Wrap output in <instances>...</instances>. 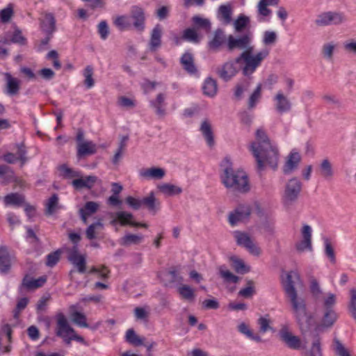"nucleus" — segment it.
Here are the masks:
<instances>
[{
  "label": "nucleus",
  "mask_w": 356,
  "mask_h": 356,
  "mask_svg": "<svg viewBox=\"0 0 356 356\" xmlns=\"http://www.w3.org/2000/svg\"><path fill=\"white\" fill-rule=\"evenodd\" d=\"M252 38L250 32L238 37L229 35L227 42V47L229 51L235 49L243 50L235 58V63L239 65L243 64L241 71L243 76H247L252 75L269 54V51L266 49L253 54L254 47L252 44Z\"/></svg>",
  "instance_id": "obj_1"
},
{
  "label": "nucleus",
  "mask_w": 356,
  "mask_h": 356,
  "mask_svg": "<svg viewBox=\"0 0 356 356\" xmlns=\"http://www.w3.org/2000/svg\"><path fill=\"white\" fill-rule=\"evenodd\" d=\"M250 151L257 161L259 170H263L265 165L273 170L277 168L279 151L277 145L272 143L263 129L256 131V141L250 145Z\"/></svg>",
  "instance_id": "obj_2"
},
{
  "label": "nucleus",
  "mask_w": 356,
  "mask_h": 356,
  "mask_svg": "<svg viewBox=\"0 0 356 356\" xmlns=\"http://www.w3.org/2000/svg\"><path fill=\"white\" fill-rule=\"evenodd\" d=\"M220 179L225 188L234 192L246 193L250 186L246 172L242 170L233 168L231 160L226 157L220 163Z\"/></svg>",
  "instance_id": "obj_3"
},
{
  "label": "nucleus",
  "mask_w": 356,
  "mask_h": 356,
  "mask_svg": "<svg viewBox=\"0 0 356 356\" xmlns=\"http://www.w3.org/2000/svg\"><path fill=\"white\" fill-rule=\"evenodd\" d=\"M291 305L293 316L302 333L308 332L313 323V316L308 312L306 301L298 293L288 296Z\"/></svg>",
  "instance_id": "obj_4"
},
{
  "label": "nucleus",
  "mask_w": 356,
  "mask_h": 356,
  "mask_svg": "<svg viewBox=\"0 0 356 356\" xmlns=\"http://www.w3.org/2000/svg\"><path fill=\"white\" fill-rule=\"evenodd\" d=\"M337 303V297L332 293H327L323 299L322 316L318 328H331L338 319V314L334 309Z\"/></svg>",
  "instance_id": "obj_5"
},
{
  "label": "nucleus",
  "mask_w": 356,
  "mask_h": 356,
  "mask_svg": "<svg viewBox=\"0 0 356 356\" xmlns=\"http://www.w3.org/2000/svg\"><path fill=\"white\" fill-rule=\"evenodd\" d=\"M302 190V183L296 177H293L286 184L282 201L284 205H291L298 198Z\"/></svg>",
  "instance_id": "obj_6"
},
{
  "label": "nucleus",
  "mask_w": 356,
  "mask_h": 356,
  "mask_svg": "<svg viewBox=\"0 0 356 356\" xmlns=\"http://www.w3.org/2000/svg\"><path fill=\"white\" fill-rule=\"evenodd\" d=\"M56 318V335L62 338L66 344L70 345L73 340L71 333L74 332V329L69 325L67 319L63 313L57 314Z\"/></svg>",
  "instance_id": "obj_7"
},
{
  "label": "nucleus",
  "mask_w": 356,
  "mask_h": 356,
  "mask_svg": "<svg viewBox=\"0 0 356 356\" xmlns=\"http://www.w3.org/2000/svg\"><path fill=\"white\" fill-rule=\"evenodd\" d=\"M67 260L74 266L76 270L83 274L86 271V256L79 253L78 246L73 245L66 250Z\"/></svg>",
  "instance_id": "obj_8"
},
{
  "label": "nucleus",
  "mask_w": 356,
  "mask_h": 356,
  "mask_svg": "<svg viewBox=\"0 0 356 356\" xmlns=\"http://www.w3.org/2000/svg\"><path fill=\"white\" fill-rule=\"evenodd\" d=\"M346 21V17L339 12H325L318 15L315 24L319 26L339 25Z\"/></svg>",
  "instance_id": "obj_9"
},
{
  "label": "nucleus",
  "mask_w": 356,
  "mask_h": 356,
  "mask_svg": "<svg viewBox=\"0 0 356 356\" xmlns=\"http://www.w3.org/2000/svg\"><path fill=\"white\" fill-rule=\"evenodd\" d=\"M302 284L300 274L296 270H291L282 276V284L287 296L298 293L295 285Z\"/></svg>",
  "instance_id": "obj_10"
},
{
  "label": "nucleus",
  "mask_w": 356,
  "mask_h": 356,
  "mask_svg": "<svg viewBox=\"0 0 356 356\" xmlns=\"http://www.w3.org/2000/svg\"><path fill=\"white\" fill-rule=\"evenodd\" d=\"M234 237L238 245L245 248L248 251L258 256L260 254V248L254 243L248 234L241 231L234 232Z\"/></svg>",
  "instance_id": "obj_11"
},
{
  "label": "nucleus",
  "mask_w": 356,
  "mask_h": 356,
  "mask_svg": "<svg viewBox=\"0 0 356 356\" xmlns=\"http://www.w3.org/2000/svg\"><path fill=\"white\" fill-rule=\"evenodd\" d=\"M130 19L132 26L138 32H143L145 27V15L144 9L138 6H134L130 10Z\"/></svg>",
  "instance_id": "obj_12"
},
{
  "label": "nucleus",
  "mask_w": 356,
  "mask_h": 356,
  "mask_svg": "<svg viewBox=\"0 0 356 356\" xmlns=\"http://www.w3.org/2000/svg\"><path fill=\"white\" fill-rule=\"evenodd\" d=\"M312 227L308 225H304L301 229L302 239L296 244V249L299 253L305 251H312Z\"/></svg>",
  "instance_id": "obj_13"
},
{
  "label": "nucleus",
  "mask_w": 356,
  "mask_h": 356,
  "mask_svg": "<svg viewBox=\"0 0 356 356\" xmlns=\"http://www.w3.org/2000/svg\"><path fill=\"white\" fill-rule=\"evenodd\" d=\"M252 209L248 204H242L236 207L229 214L228 221L232 226L250 217Z\"/></svg>",
  "instance_id": "obj_14"
},
{
  "label": "nucleus",
  "mask_w": 356,
  "mask_h": 356,
  "mask_svg": "<svg viewBox=\"0 0 356 356\" xmlns=\"http://www.w3.org/2000/svg\"><path fill=\"white\" fill-rule=\"evenodd\" d=\"M237 63L230 60L225 63L220 67H217L216 74L218 76L225 82L229 81L238 73Z\"/></svg>",
  "instance_id": "obj_15"
},
{
  "label": "nucleus",
  "mask_w": 356,
  "mask_h": 356,
  "mask_svg": "<svg viewBox=\"0 0 356 356\" xmlns=\"http://www.w3.org/2000/svg\"><path fill=\"white\" fill-rule=\"evenodd\" d=\"M4 76L6 80L4 93L10 97L18 95L20 90V81L8 72L5 73Z\"/></svg>",
  "instance_id": "obj_16"
},
{
  "label": "nucleus",
  "mask_w": 356,
  "mask_h": 356,
  "mask_svg": "<svg viewBox=\"0 0 356 356\" xmlns=\"http://www.w3.org/2000/svg\"><path fill=\"white\" fill-rule=\"evenodd\" d=\"M252 75L249 76H245V78L239 80L234 88V99L235 100H241L243 98V93L248 90L252 84Z\"/></svg>",
  "instance_id": "obj_17"
},
{
  "label": "nucleus",
  "mask_w": 356,
  "mask_h": 356,
  "mask_svg": "<svg viewBox=\"0 0 356 356\" xmlns=\"http://www.w3.org/2000/svg\"><path fill=\"white\" fill-rule=\"evenodd\" d=\"M301 161L300 154L293 149L287 156L286 161L283 167V172L285 175L291 174L293 172L298 166L299 163Z\"/></svg>",
  "instance_id": "obj_18"
},
{
  "label": "nucleus",
  "mask_w": 356,
  "mask_h": 356,
  "mask_svg": "<svg viewBox=\"0 0 356 356\" xmlns=\"http://www.w3.org/2000/svg\"><path fill=\"white\" fill-rule=\"evenodd\" d=\"M280 337L282 341L291 349L298 350L301 346L299 337L294 336L286 329H282L280 332Z\"/></svg>",
  "instance_id": "obj_19"
},
{
  "label": "nucleus",
  "mask_w": 356,
  "mask_h": 356,
  "mask_svg": "<svg viewBox=\"0 0 356 356\" xmlns=\"http://www.w3.org/2000/svg\"><path fill=\"white\" fill-rule=\"evenodd\" d=\"M274 101L275 109L280 113L289 112L291 108V102L282 91H279L274 97Z\"/></svg>",
  "instance_id": "obj_20"
},
{
  "label": "nucleus",
  "mask_w": 356,
  "mask_h": 356,
  "mask_svg": "<svg viewBox=\"0 0 356 356\" xmlns=\"http://www.w3.org/2000/svg\"><path fill=\"white\" fill-rule=\"evenodd\" d=\"M97 180V177L94 175H89L84 178L78 177L72 181V186L76 189L80 190L82 188L90 189L93 187L95 182Z\"/></svg>",
  "instance_id": "obj_21"
},
{
  "label": "nucleus",
  "mask_w": 356,
  "mask_h": 356,
  "mask_svg": "<svg viewBox=\"0 0 356 356\" xmlns=\"http://www.w3.org/2000/svg\"><path fill=\"white\" fill-rule=\"evenodd\" d=\"M180 63L184 70L191 75H195L197 73V69L194 63V58L191 53H184L181 58Z\"/></svg>",
  "instance_id": "obj_22"
},
{
  "label": "nucleus",
  "mask_w": 356,
  "mask_h": 356,
  "mask_svg": "<svg viewBox=\"0 0 356 356\" xmlns=\"http://www.w3.org/2000/svg\"><path fill=\"white\" fill-rule=\"evenodd\" d=\"M76 149V156L79 159L94 154L97 152L96 145L92 141L79 143V144H77Z\"/></svg>",
  "instance_id": "obj_23"
},
{
  "label": "nucleus",
  "mask_w": 356,
  "mask_h": 356,
  "mask_svg": "<svg viewBox=\"0 0 356 356\" xmlns=\"http://www.w3.org/2000/svg\"><path fill=\"white\" fill-rule=\"evenodd\" d=\"M47 281L46 277H40L38 279H33L29 275H26L22 280V284L20 286V290L22 288H25L28 290L35 289L41 287Z\"/></svg>",
  "instance_id": "obj_24"
},
{
  "label": "nucleus",
  "mask_w": 356,
  "mask_h": 356,
  "mask_svg": "<svg viewBox=\"0 0 356 356\" xmlns=\"http://www.w3.org/2000/svg\"><path fill=\"white\" fill-rule=\"evenodd\" d=\"M165 99V95L163 93H159L154 100L149 102L150 106L155 109L156 114L160 118H163L166 113Z\"/></svg>",
  "instance_id": "obj_25"
},
{
  "label": "nucleus",
  "mask_w": 356,
  "mask_h": 356,
  "mask_svg": "<svg viewBox=\"0 0 356 356\" xmlns=\"http://www.w3.org/2000/svg\"><path fill=\"white\" fill-rule=\"evenodd\" d=\"M41 29L46 34H53L56 31V19L52 13H46L40 22Z\"/></svg>",
  "instance_id": "obj_26"
},
{
  "label": "nucleus",
  "mask_w": 356,
  "mask_h": 356,
  "mask_svg": "<svg viewBox=\"0 0 356 356\" xmlns=\"http://www.w3.org/2000/svg\"><path fill=\"white\" fill-rule=\"evenodd\" d=\"M162 30L161 26L157 24L151 33L149 49L151 51H155L161 44Z\"/></svg>",
  "instance_id": "obj_27"
},
{
  "label": "nucleus",
  "mask_w": 356,
  "mask_h": 356,
  "mask_svg": "<svg viewBox=\"0 0 356 356\" xmlns=\"http://www.w3.org/2000/svg\"><path fill=\"white\" fill-rule=\"evenodd\" d=\"M139 175L146 179H161L165 176V170L161 168H150L140 170Z\"/></svg>",
  "instance_id": "obj_28"
},
{
  "label": "nucleus",
  "mask_w": 356,
  "mask_h": 356,
  "mask_svg": "<svg viewBox=\"0 0 356 356\" xmlns=\"http://www.w3.org/2000/svg\"><path fill=\"white\" fill-rule=\"evenodd\" d=\"M225 41V36L223 31L221 29H217L214 32L213 38L208 43L209 48L212 51H216Z\"/></svg>",
  "instance_id": "obj_29"
},
{
  "label": "nucleus",
  "mask_w": 356,
  "mask_h": 356,
  "mask_svg": "<svg viewBox=\"0 0 356 356\" xmlns=\"http://www.w3.org/2000/svg\"><path fill=\"white\" fill-rule=\"evenodd\" d=\"M200 131L204 137L207 145L212 147L214 145L213 134L211 129V124L207 120H204L200 126Z\"/></svg>",
  "instance_id": "obj_30"
},
{
  "label": "nucleus",
  "mask_w": 356,
  "mask_h": 356,
  "mask_svg": "<svg viewBox=\"0 0 356 356\" xmlns=\"http://www.w3.org/2000/svg\"><path fill=\"white\" fill-rule=\"evenodd\" d=\"M11 266L10 258L6 247L0 246V272L6 273Z\"/></svg>",
  "instance_id": "obj_31"
},
{
  "label": "nucleus",
  "mask_w": 356,
  "mask_h": 356,
  "mask_svg": "<svg viewBox=\"0 0 356 356\" xmlns=\"http://www.w3.org/2000/svg\"><path fill=\"white\" fill-rule=\"evenodd\" d=\"M4 203L7 206L21 207L25 203V197L18 193H11L4 197Z\"/></svg>",
  "instance_id": "obj_32"
},
{
  "label": "nucleus",
  "mask_w": 356,
  "mask_h": 356,
  "mask_svg": "<svg viewBox=\"0 0 356 356\" xmlns=\"http://www.w3.org/2000/svg\"><path fill=\"white\" fill-rule=\"evenodd\" d=\"M144 206L150 212L155 214L159 209V202L156 201L154 193L152 192L145 197L141 199V207Z\"/></svg>",
  "instance_id": "obj_33"
},
{
  "label": "nucleus",
  "mask_w": 356,
  "mask_h": 356,
  "mask_svg": "<svg viewBox=\"0 0 356 356\" xmlns=\"http://www.w3.org/2000/svg\"><path fill=\"white\" fill-rule=\"evenodd\" d=\"M202 90L205 95L213 97L218 91L216 81L211 77L207 78L204 82Z\"/></svg>",
  "instance_id": "obj_34"
},
{
  "label": "nucleus",
  "mask_w": 356,
  "mask_h": 356,
  "mask_svg": "<svg viewBox=\"0 0 356 356\" xmlns=\"http://www.w3.org/2000/svg\"><path fill=\"white\" fill-rule=\"evenodd\" d=\"M279 0H260L257 6L258 13L262 17H267L271 13V10L267 7L277 6Z\"/></svg>",
  "instance_id": "obj_35"
},
{
  "label": "nucleus",
  "mask_w": 356,
  "mask_h": 356,
  "mask_svg": "<svg viewBox=\"0 0 356 356\" xmlns=\"http://www.w3.org/2000/svg\"><path fill=\"white\" fill-rule=\"evenodd\" d=\"M261 83L257 84L253 92L250 95L248 99V107L249 109H253L256 107L257 103L261 98Z\"/></svg>",
  "instance_id": "obj_36"
},
{
  "label": "nucleus",
  "mask_w": 356,
  "mask_h": 356,
  "mask_svg": "<svg viewBox=\"0 0 356 356\" xmlns=\"http://www.w3.org/2000/svg\"><path fill=\"white\" fill-rule=\"evenodd\" d=\"M143 239V236L142 235L127 234L120 239L119 243L121 245L129 246L140 243Z\"/></svg>",
  "instance_id": "obj_37"
},
{
  "label": "nucleus",
  "mask_w": 356,
  "mask_h": 356,
  "mask_svg": "<svg viewBox=\"0 0 356 356\" xmlns=\"http://www.w3.org/2000/svg\"><path fill=\"white\" fill-rule=\"evenodd\" d=\"M59 171L60 172V176L66 179H75V178L78 179V177H81V174L79 171L69 168L65 164H63L59 167Z\"/></svg>",
  "instance_id": "obj_38"
},
{
  "label": "nucleus",
  "mask_w": 356,
  "mask_h": 356,
  "mask_svg": "<svg viewBox=\"0 0 356 356\" xmlns=\"http://www.w3.org/2000/svg\"><path fill=\"white\" fill-rule=\"evenodd\" d=\"M113 24L120 31L127 30L132 26L130 17L128 15H119L116 17Z\"/></svg>",
  "instance_id": "obj_39"
},
{
  "label": "nucleus",
  "mask_w": 356,
  "mask_h": 356,
  "mask_svg": "<svg viewBox=\"0 0 356 356\" xmlns=\"http://www.w3.org/2000/svg\"><path fill=\"white\" fill-rule=\"evenodd\" d=\"M218 18L225 24L231 22L232 9L229 5H221L218 8Z\"/></svg>",
  "instance_id": "obj_40"
},
{
  "label": "nucleus",
  "mask_w": 356,
  "mask_h": 356,
  "mask_svg": "<svg viewBox=\"0 0 356 356\" xmlns=\"http://www.w3.org/2000/svg\"><path fill=\"white\" fill-rule=\"evenodd\" d=\"M113 216L118 218L119 220V223L122 226H126V225H131L132 226L133 224V219L134 216L132 213L127 212V211H117L116 213H113Z\"/></svg>",
  "instance_id": "obj_41"
},
{
  "label": "nucleus",
  "mask_w": 356,
  "mask_h": 356,
  "mask_svg": "<svg viewBox=\"0 0 356 356\" xmlns=\"http://www.w3.org/2000/svg\"><path fill=\"white\" fill-rule=\"evenodd\" d=\"M125 339L129 343L134 346H140L143 345L145 339L144 338L140 337L138 335H137L134 329H129L127 331Z\"/></svg>",
  "instance_id": "obj_42"
},
{
  "label": "nucleus",
  "mask_w": 356,
  "mask_h": 356,
  "mask_svg": "<svg viewBox=\"0 0 356 356\" xmlns=\"http://www.w3.org/2000/svg\"><path fill=\"white\" fill-rule=\"evenodd\" d=\"M159 188L161 192L168 196L179 195L182 192L181 188L170 184H163L160 185Z\"/></svg>",
  "instance_id": "obj_43"
},
{
  "label": "nucleus",
  "mask_w": 356,
  "mask_h": 356,
  "mask_svg": "<svg viewBox=\"0 0 356 356\" xmlns=\"http://www.w3.org/2000/svg\"><path fill=\"white\" fill-rule=\"evenodd\" d=\"M219 274L225 282L235 284L239 281V277L238 276L234 275L232 272L225 269V267L223 266L219 267Z\"/></svg>",
  "instance_id": "obj_44"
},
{
  "label": "nucleus",
  "mask_w": 356,
  "mask_h": 356,
  "mask_svg": "<svg viewBox=\"0 0 356 356\" xmlns=\"http://www.w3.org/2000/svg\"><path fill=\"white\" fill-rule=\"evenodd\" d=\"M192 22L195 28L197 29H203L206 31H209L211 29V22L208 19L196 15L192 18Z\"/></svg>",
  "instance_id": "obj_45"
},
{
  "label": "nucleus",
  "mask_w": 356,
  "mask_h": 356,
  "mask_svg": "<svg viewBox=\"0 0 356 356\" xmlns=\"http://www.w3.org/2000/svg\"><path fill=\"white\" fill-rule=\"evenodd\" d=\"M309 290L316 300H318L323 294V291L318 280L314 277H312L309 280Z\"/></svg>",
  "instance_id": "obj_46"
},
{
  "label": "nucleus",
  "mask_w": 356,
  "mask_h": 356,
  "mask_svg": "<svg viewBox=\"0 0 356 356\" xmlns=\"http://www.w3.org/2000/svg\"><path fill=\"white\" fill-rule=\"evenodd\" d=\"M178 292L183 299L192 301L195 298L194 290L188 285H181L178 288Z\"/></svg>",
  "instance_id": "obj_47"
},
{
  "label": "nucleus",
  "mask_w": 356,
  "mask_h": 356,
  "mask_svg": "<svg viewBox=\"0 0 356 356\" xmlns=\"http://www.w3.org/2000/svg\"><path fill=\"white\" fill-rule=\"evenodd\" d=\"M72 322L76 325L81 327H88L89 325L86 322V316L79 312L75 311L71 314Z\"/></svg>",
  "instance_id": "obj_48"
},
{
  "label": "nucleus",
  "mask_w": 356,
  "mask_h": 356,
  "mask_svg": "<svg viewBox=\"0 0 356 356\" xmlns=\"http://www.w3.org/2000/svg\"><path fill=\"white\" fill-rule=\"evenodd\" d=\"M332 346L337 356H350L348 350L337 338L333 339Z\"/></svg>",
  "instance_id": "obj_49"
},
{
  "label": "nucleus",
  "mask_w": 356,
  "mask_h": 356,
  "mask_svg": "<svg viewBox=\"0 0 356 356\" xmlns=\"http://www.w3.org/2000/svg\"><path fill=\"white\" fill-rule=\"evenodd\" d=\"M0 176L4 177L6 183L12 182L15 180L14 172L9 166L6 165H0Z\"/></svg>",
  "instance_id": "obj_50"
},
{
  "label": "nucleus",
  "mask_w": 356,
  "mask_h": 356,
  "mask_svg": "<svg viewBox=\"0 0 356 356\" xmlns=\"http://www.w3.org/2000/svg\"><path fill=\"white\" fill-rule=\"evenodd\" d=\"M93 67L91 65H87L83 70V76L85 77L84 84L87 88H91L95 85V81L92 78Z\"/></svg>",
  "instance_id": "obj_51"
},
{
  "label": "nucleus",
  "mask_w": 356,
  "mask_h": 356,
  "mask_svg": "<svg viewBox=\"0 0 356 356\" xmlns=\"http://www.w3.org/2000/svg\"><path fill=\"white\" fill-rule=\"evenodd\" d=\"M350 301L348 305V309L351 316L356 321V289L350 290Z\"/></svg>",
  "instance_id": "obj_52"
},
{
  "label": "nucleus",
  "mask_w": 356,
  "mask_h": 356,
  "mask_svg": "<svg viewBox=\"0 0 356 356\" xmlns=\"http://www.w3.org/2000/svg\"><path fill=\"white\" fill-rule=\"evenodd\" d=\"M309 356H323L321 346V339L316 336L312 343V346L308 353Z\"/></svg>",
  "instance_id": "obj_53"
},
{
  "label": "nucleus",
  "mask_w": 356,
  "mask_h": 356,
  "mask_svg": "<svg viewBox=\"0 0 356 356\" xmlns=\"http://www.w3.org/2000/svg\"><path fill=\"white\" fill-rule=\"evenodd\" d=\"M320 169L321 175L325 179L331 178L333 176L332 167L328 159L323 160L320 165Z\"/></svg>",
  "instance_id": "obj_54"
},
{
  "label": "nucleus",
  "mask_w": 356,
  "mask_h": 356,
  "mask_svg": "<svg viewBox=\"0 0 356 356\" xmlns=\"http://www.w3.org/2000/svg\"><path fill=\"white\" fill-rule=\"evenodd\" d=\"M232 267L236 273L243 274L249 272V267H248L241 259L232 258Z\"/></svg>",
  "instance_id": "obj_55"
},
{
  "label": "nucleus",
  "mask_w": 356,
  "mask_h": 356,
  "mask_svg": "<svg viewBox=\"0 0 356 356\" xmlns=\"http://www.w3.org/2000/svg\"><path fill=\"white\" fill-rule=\"evenodd\" d=\"M102 227H103V224L101 222V220H98L97 222H95L91 224L87 228V229L86 231V237L90 240L95 238H96L95 230L98 229H102Z\"/></svg>",
  "instance_id": "obj_56"
},
{
  "label": "nucleus",
  "mask_w": 356,
  "mask_h": 356,
  "mask_svg": "<svg viewBox=\"0 0 356 356\" xmlns=\"http://www.w3.org/2000/svg\"><path fill=\"white\" fill-rule=\"evenodd\" d=\"M324 245H325V254L330 259L332 264L336 263V257L334 248H332L330 241L328 238H325L324 239Z\"/></svg>",
  "instance_id": "obj_57"
},
{
  "label": "nucleus",
  "mask_w": 356,
  "mask_h": 356,
  "mask_svg": "<svg viewBox=\"0 0 356 356\" xmlns=\"http://www.w3.org/2000/svg\"><path fill=\"white\" fill-rule=\"evenodd\" d=\"M97 31L100 35L101 39L105 40L108 37L110 33L108 23L105 20L101 21L97 26Z\"/></svg>",
  "instance_id": "obj_58"
},
{
  "label": "nucleus",
  "mask_w": 356,
  "mask_h": 356,
  "mask_svg": "<svg viewBox=\"0 0 356 356\" xmlns=\"http://www.w3.org/2000/svg\"><path fill=\"white\" fill-rule=\"evenodd\" d=\"M183 38L184 40L195 43L199 42V37L194 29L188 28L184 31Z\"/></svg>",
  "instance_id": "obj_59"
},
{
  "label": "nucleus",
  "mask_w": 356,
  "mask_h": 356,
  "mask_svg": "<svg viewBox=\"0 0 356 356\" xmlns=\"http://www.w3.org/2000/svg\"><path fill=\"white\" fill-rule=\"evenodd\" d=\"M58 203V197L57 194H53L49 199L47 204L46 213L47 215H51L55 211L57 204Z\"/></svg>",
  "instance_id": "obj_60"
},
{
  "label": "nucleus",
  "mask_w": 356,
  "mask_h": 356,
  "mask_svg": "<svg viewBox=\"0 0 356 356\" xmlns=\"http://www.w3.org/2000/svg\"><path fill=\"white\" fill-rule=\"evenodd\" d=\"M249 22L250 19L248 17L243 15H240L234 22V27L236 31L237 32L241 31L243 29L246 27Z\"/></svg>",
  "instance_id": "obj_61"
},
{
  "label": "nucleus",
  "mask_w": 356,
  "mask_h": 356,
  "mask_svg": "<svg viewBox=\"0 0 356 356\" xmlns=\"http://www.w3.org/2000/svg\"><path fill=\"white\" fill-rule=\"evenodd\" d=\"M60 251L56 250L51 252L47 256L46 265L49 267L54 266L60 259Z\"/></svg>",
  "instance_id": "obj_62"
},
{
  "label": "nucleus",
  "mask_w": 356,
  "mask_h": 356,
  "mask_svg": "<svg viewBox=\"0 0 356 356\" xmlns=\"http://www.w3.org/2000/svg\"><path fill=\"white\" fill-rule=\"evenodd\" d=\"M254 293V282L252 280L248 281V286L241 289L238 295L244 298H250Z\"/></svg>",
  "instance_id": "obj_63"
},
{
  "label": "nucleus",
  "mask_w": 356,
  "mask_h": 356,
  "mask_svg": "<svg viewBox=\"0 0 356 356\" xmlns=\"http://www.w3.org/2000/svg\"><path fill=\"white\" fill-rule=\"evenodd\" d=\"M277 40V34L275 31H266L264 33L263 43L266 45L274 44Z\"/></svg>",
  "instance_id": "obj_64"
}]
</instances>
